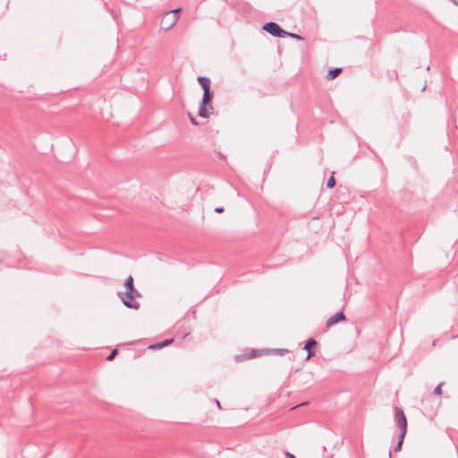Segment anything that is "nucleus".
<instances>
[{
  "label": "nucleus",
  "instance_id": "5",
  "mask_svg": "<svg viewBox=\"0 0 458 458\" xmlns=\"http://www.w3.org/2000/svg\"><path fill=\"white\" fill-rule=\"evenodd\" d=\"M394 420H395L398 428L399 429L407 428L408 423H407V419H406V416H405L403 411L397 406H395L394 408Z\"/></svg>",
  "mask_w": 458,
  "mask_h": 458
},
{
  "label": "nucleus",
  "instance_id": "25",
  "mask_svg": "<svg viewBox=\"0 0 458 458\" xmlns=\"http://www.w3.org/2000/svg\"><path fill=\"white\" fill-rule=\"evenodd\" d=\"M388 455H389V458H391V456H392V453H391V451H389Z\"/></svg>",
  "mask_w": 458,
  "mask_h": 458
},
{
  "label": "nucleus",
  "instance_id": "20",
  "mask_svg": "<svg viewBox=\"0 0 458 458\" xmlns=\"http://www.w3.org/2000/svg\"><path fill=\"white\" fill-rule=\"evenodd\" d=\"M189 117H190V121H191V124L198 125V122L195 117H193L191 114H189Z\"/></svg>",
  "mask_w": 458,
  "mask_h": 458
},
{
  "label": "nucleus",
  "instance_id": "12",
  "mask_svg": "<svg viewBox=\"0 0 458 458\" xmlns=\"http://www.w3.org/2000/svg\"><path fill=\"white\" fill-rule=\"evenodd\" d=\"M268 352H271L273 354H278V355H284L286 353L289 352V350L288 349H284V348H277V349H271V350H268Z\"/></svg>",
  "mask_w": 458,
  "mask_h": 458
},
{
  "label": "nucleus",
  "instance_id": "27",
  "mask_svg": "<svg viewBox=\"0 0 458 458\" xmlns=\"http://www.w3.org/2000/svg\"><path fill=\"white\" fill-rule=\"evenodd\" d=\"M330 458H333V457H330Z\"/></svg>",
  "mask_w": 458,
  "mask_h": 458
},
{
  "label": "nucleus",
  "instance_id": "17",
  "mask_svg": "<svg viewBox=\"0 0 458 458\" xmlns=\"http://www.w3.org/2000/svg\"><path fill=\"white\" fill-rule=\"evenodd\" d=\"M117 354V349H114L109 354L108 356L106 357V360H112L114 359V357L116 356Z\"/></svg>",
  "mask_w": 458,
  "mask_h": 458
},
{
  "label": "nucleus",
  "instance_id": "14",
  "mask_svg": "<svg viewBox=\"0 0 458 458\" xmlns=\"http://www.w3.org/2000/svg\"><path fill=\"white\" fill-rule=\"evenodd\" d=\"M335 180L334 178V174L328 178L327 180V187L329 188V189H332L335 186Z\"/></svg>",
  "mask_w": 458,
  "mask_h": 458
},
{
  "label": "nucleus",
  "instance_id": "6",
  "mask_svg": "<svg viewBox=\"0 0 458 458\" xmlns=\"http://www.w3.org/2000/svg\"><path fill=\"white\" fill-rule=\"evenodd\" d=\"M318 343L314 338H309L303 346V349L307 351V356L305 358V360H308L311 357H314L316 355V346Z\"/></svg>",
  "mask_w": 458,
  "mask_h": 458
},
{
  "label": "nucleus",
  "instance_id": "22",
  "mask_svg": "<svg viewBox=\"0 0 458 458\" xmlns=\"http://www.w3.org/2000/svg\"><path fill=\"white\" fill-rule=\"evenodd\" d=\"M223 211H224L223 207H217L215 208V212H216V213H222Z\"/></svg>",
  "mask_w": 458,
  "mask_h": 458
},
{
  "label": "nucleus",
  "instance_id": "9",
  "mask_svg": "<svg viewBox=\"0 0 458 458\" xmlns=\"http://www.w3.org/2000/svg\"><path fill=\"white\" fill-rule=\"evenodd\" d=\"M197 81L199 84L201 86L203 89V93H213V91L210 90V85L211 81L209 78L204 77V76H199L197 78Z\"/></svg>",
  "mask_w": 458,
  "mask_h": 458
},
{
  "label": "nucleus",
  "instance_id": "15",
  "mask_svg": "<svg viewBox=\"0 0 458 458\" xmlns=\"http://www.w3.org/2000/svg\"><path fill=\"white\" fill-rule=\"evenodd\" d=\"M443 382L439 383L434 389V394H437V395H441L442 394V386H443Z\"/></svg>",
  "mask_w": 458,
  "mask_h": 458
},
{
  "label": "nucleus",
  "instance_id": "18",
  "mask_svg": "<svg viewBox=\"0 0 458 458\" xmlns=\"http://www.w3.org/2000/svg\"><path fill=\"white\" fill-rule=\"evenodd\" d=\"M181 10H182V8H180V7H179V8H176V9H174V10H171V11H168L167 13H168L169 14H171V13H172V14H174V16H179L178 14H179V13L181 12Z\"/></svg>",
  "mask_w": 458,
  "mask_h": 458
},
{
  "label": "nucleus",
  "instance_id": "8",
  "mask_svg": "<svg viewBox=\"0 0 458 458\" xmlns=\"http://www.w3.org/2000/svg\"><path fill=\"white\" fill-rule=\"evenodd\" d=\"M346 320V317L343 311H338L335 315L331 316L326 323L327 327H330L339 322Z\"/></svg>",
  "mask_w": 458,
  "mask_h": 458
},
{
  "label": "nucleus",
  "instance_id": "7",
  "mask_svg": "<svg viewBox=\"0 0 458 458\" xmlns=\"http://www.w3.org/2000/svg\"><path fill=\"white\" fill-rule=\"evenodd\" d=\"M267 352H268V349H264V350L253 349L250 353L235 356V360L237 362H239V361H242V360H249V359H252V358L258 357L261 353H267Z\"/></svg>",
  "mask_w": 458,
  "mask_h": 458
},
{
  "label": "nucleus",
  "instance_id": "2",
  "mask_svg": "<svg viewBox=\"0 0 458 458\" xmlns=\"http://www.w3.org/2000/svg\"><path fill=\"white\" fill-rule=\"evenodd\" d=\"M214 93H203L198 114L202 118H208L213 114L211 100Z\"/></svg>",
  "mask_w": 458,
  "mask_h": 458
},
{
  "label": "nucleus",
  "instance_id": "4",
  "mask_svg": "<svg viewBox=\"0 0 458 458\" xmlns=\"http://www.w3.org/2000/svg\"><path fill=\"white\" fill-rule=\"evenodd\" d=\"M179 16H174V14H169L168 13H165L160 22L161 29L164 30H171L178 21Z\"/></svg>",
  "mask_w": 458,
  "mask_h": 458
},
{
  "label": "nucleus",
  "instance_id": "21",
  "mask_svg": "<svg viewBox=\"0 0 458 458\" xmlns=\"http://www.w3.org/2000/svg\"><path fill=\"white\" fill-rule=\"evenodd\" d=\"M284 455H285V458H296L294 454H291L288 451L284 452Z\"/></svg>",
  "mask_w": 458,
  "mask_h": 458
},
{
  "label": "nucleus",
  "instance_id": "24",
  "mask_svg": "<svg viewBox=\"0 0 458 458\" xmlns=\"http://www.w3.org/2000/svg\"><path fill=\"white\" fill-rule=\"evenodd\" d=\"M110 12H111V14H112V16L114 17V19H115V17H116V16H115L114 12L113 10H111Z\"/></svg>",
  "mask_w": 458,
  "mask_h": 458
},
{
  "label": "nucleus",
  "instance_id": "13",
  "mask_svg": "<svg viewBox=\"0 0 458 458\" xmlns=\"http://www.w3.org/2000/svg\"><path fill=\"white\" fill-rule=\"evenodd\" d=\"M407 433V428L399 429L398 440L400 443L403 444L404 437Z\"/></svg>",
  "mask_w": 458,
  "mask_h": 458
},
{
  "label": "nucleus",
  "instance_id": "11",
  "mask_svg": "<svg viewBox=\"0 0 458 458\" xmlns=\"http://www.w3.org/2000/svg\"><path fill=\"white\" fill-rule=\"evenodd\" d=\"M341 72H342V68L336 67V68L330 69L327 72L326 78L327 80H333V79L336 78L340 74Z\"/></svg>",
  "mask_w": 458,
  "mask_h": 458
},
{
  "label": "nucleus",
  "instance_id": "3",
  "mask_svg": "<svg viewBox=\"0 0 458 458\" xmlns=\"http://www.w3.org/2000/svg\"><path fill=\"white\" fill-rule=\"evenodd\" d=\"M262 29L273 37L284 38H286L287 31H285L279 24L275 21L266 22Z\"/></svg>",
  "mask_w": 458,
  "mask_h": 458
},
{
  "label": "nucleus",
  "instance_id": "19",
  "mask_svg": "<svg viewBox=\"0 0 458 458\" xmlns=\"http://www.w3.org/2000/svg\"><path fill=\"white\" fill-rule=\"evenodd\" d=\"M402 446H403V444H402V443H400L399 441H397V443L395 444V446H394V451H395V452H399V451H401Z\"/></svg>",
  "mask_w": 458,
  "mask_h": 458
},
{
  "label": "nucleus",
  "instance_id": "1",
  "mask_svg": "<svg viewBox=\"0 0 458 458\" xmlns=\"http://www.w3.org/2000/svg\"><path fill=\"white\" fill-rule=\"evenodd\" d=\"M124 287L126 290L124 292H119L117 294L120 297L121 301L129 309L138 310L140 308V303L134 300L135 297H140V293L137 289L134 288L133 278L131 276H129L124 281Z\"/></svg>",
  "mask_w": 458,
  "mask_h": 458
},
{
  "label": "nucleus",
  "instance_id": "26",
  "mask_svg": "<svg viewBox=\"0 0 458 458\" xmlns=\"http://www.w3.org/2000/svg\"><path fill=\"white\" fill-rule=\"evenodd\" d=\"M306 404H307V403H301V405H306ZM299 406H301V404Z\"/></svg>",
  "mask_w": 458,
  "mask_h": 458
},
{
  "label": "nucleus",
  "instance_id": "23",
  "mask_svg": "<svg viewBox=\"0 0 458 458\" xmlns=\"http://www.w3.org/2000/svg\"><path fill=\"white\" fill-rule=\"evenodd\" d=\"M216 403L219 409H222L220 402L218 400H216Z\"/></svg>",
  "mask_w": 458,
  "mask_h": 458
},
{
  "label": "nucleus",
  "instance_id": "10",
  "mask_svg": "<svg viewBox=\"0 0 458 458\" xmlns=\"http://www.w3.org/2000/svg\"><path fill=\"white\" fill-rule=\"evenodd\" d=\"M173 342H174L173 338H171V339H165V340H163V341H161L159 343L151 344L149 346V349H153V350L161 349L163 347H165V346L169 345Z\"/></svg>",
  "mask_w": 458,
  "mask_h": 458
},
{
  "label": "nucleus",
  "instance_id": "16",
  "mask_svg": "<svg viewBox=\"0 0 458 458\" xmlns=\"http://www.w3.org/2000/svg\"><path fill=\"white\" fill-rule=\"evenodd\" d=\"M286 37H289V38H295V39H298V40H302L303 39V38L301 36H300L299 34L292 33V32H287Z\"/></svg>",
  "mask_w": 458,
  "mask_h": 458
}]
</instances>
